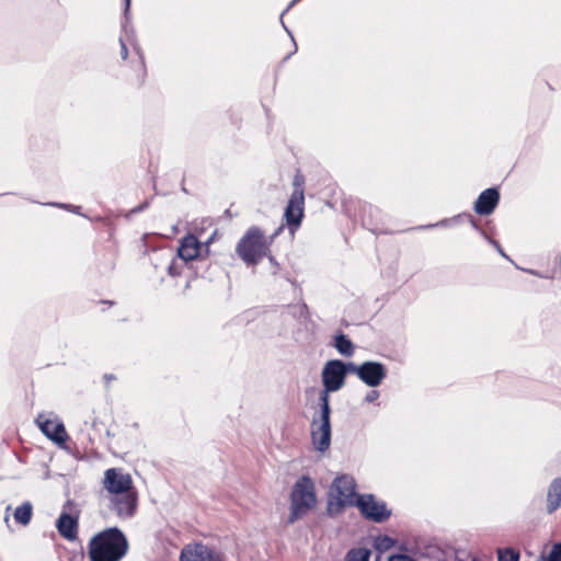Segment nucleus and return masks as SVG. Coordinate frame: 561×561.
Instances as JSON below:
<instances>
[{
	"label": "nucleus",
	"mask_w": 561,
	"mask_h": 561,
	"mask_svg": "<svg viewBox=\"0 0 561 561\" xmlns=\"http://www.w3.org/2000/svg\"><path fill=\"white\" fill-rule=\"evenodd\" d=\"M128 548L126 536L115 527L95 534L88 543L90 561H121Z\"/></svg>",
	"instance_id": "nucleus-1"
},
{
	"label": "nucleus",
	"mask_w": 561,
	"mask_h": 561,
	"mask_svg": "<svg viewBox=\"0 0 561 561\" xmlns=\"http://www.w3.org/2000/svg\"><path fill=\"white\" fill-rule=\"evenodd\" d=\"M103 485L110 494L119 497L116 501L118 515L123 517L131 516L136 506V495L133 491L130 474L122 469H107L104 472Z\"/></svg>",
	"instance_id": "nucleus-2"
},
{
	"label": "nucleus",
	"mask_w": 561,
	"mask_h": 561,
	"mask_svg": "<svg viewBox=\"0 0 561 561\" xmlns=\"http://www.w3.org/2000/svg\"><path fill=\"white\" fill-rule=\"evenodd\" d=\"M289 522L294 523L316 508L318 499L313 480L308 476L299 477L293 484L289 495Z\"/></svg>",
	"instance_id": "nucleus-3"
},
{
	"label": "nucleus",
	"mask_w": 561,
	"mask_h": 561,
	"mask_svg": "<svg viewBox=\"0 0 561 561\" xmlns=\"http://www.w3.org/2000/svg\"><path fill=\"white\" fill-rule=\"evenodd\" d=\"M273 242L259 228L252 227L247 230L236 247L238 255L247 264H256L270 252Z\"/></svg>",
	"instance_id": "nucleus-4"
},
{
	"label": "nucleus",
	"mask_w": 561,
	"mask_h": 561,
	"mask_svg": "<svg viewBox=\"0 0 561 561\" xmlns=\"http://www.w3.org/2000/svg\"><path fill=\"white\" fill-rule=\"evenodd\" d=\"M355 481L351 476L336 477L329 490L328 511L331 515L341 513L345 507L356 505Z\"/></svg>",
	"instance_id": "nucleus-5"
},
{
	"label": "nucleus",
	"mask_w": 561,
	"mask_h": 561,
	"mask_svg": "<svg viewBox=\"0 0 561 561\" xmlns=\"http://www.w3.org/2000/svg\"><path fill=\"white\" fill-rule=\"evenodd\" d=\"M348 366L341 360L328 362L321 373L323 390L320 392V407L330 405V392L339 391L345 382Z\"/></svg>",
	"instance_id": "nucleus-6"
},
{
	"label": "nucleus",
	"mask_w": 561,
	"mask_h": 561,
	"mask_svg": "<svg viewBox=\"0 0 561 561\" xmlns=\"http://www.w3.org/2000/svg\"><path fill=\"white\" fill-rule=\"evenodd\" d=\"M35 423L41 432L58 446H64L68 439L64 423L53 412L39 413Z\"/></svg>",
	"instance_id": "nucleus-7"
},
{
	"label": "nucleus",
	"mask_w": 561,
	"mask_h": 561,
	"mask_svg": "<svg viewBox=\"0 0 561 561\" xmlns=\"http://www.w3.org/2000/svg\"><path fill=\"white\" fill-rule=\"evenodd\" d=\"M330 405L320 407V420L313 422L311 437L312 445L318 451H325L331 444Z\"/></svg>",
	"instance_id": "nucleus-8"
},
{
	"label": "nucleus",
	"mask_w": 561,
	"mask_h": 561,
	"mask_svg": "<svg viewBox=\"0 0 561 561\" xmlns=\"http://www.w3.org/2000/svg\"><path fill=\"white\" fill-rule=\"evenodd\" d=\"M348 369L369 387H378L386 378V367L378 362H365L360 365L350 364Z\"/></svg>",
	"instance_id": "nucleus-9"
},
{
	"label": "nucleus",
	"mask_w": 561,
	"mask_h": 561,
	"mask_svg": "<svg viewBox=\"0 0 561 561\" xmlns=\"http://www.w3.org/2000/svg\"><path fill=\"white\" fill-rule=\"evenodd\" d=\"M356 506L366 518L374 522H382L390 515L386 504L381 501H378L371 494H364L358 496L356 500Z\"/></svg>",
	"instance_id": "nucleus-10"
},
{
	"label": "nucleus",
	"mask_w": 561,
	"mask_h": 561,
	"mask_svg": "<svg viewBox=\"0 0 561 561\" xmlns=\"http://www.w3.org/2000/svg\"><path fill=\"white\" fill-rule=\"evenodd\" d=\"M180 561H222V558L211 547L201 542H193L182 549Z\"/></svg>",
	"instance_id": "nucleus-11"
},
{
	"label": "nucleus",
	"mask_w": 561,
	"mask_h": 561,
	"mask_svg": "<svg viewBox=\"0 0 561 561\" xmlns=\"http://www.w3.org/2000/svg\"><path fill=\"white\" fill-rule=\"evenodd\" d=\"M178 255L183 261H192L198 257H205L203 243L193 234L184 237L178 248Z\"/></svg>",
	"instance_id": "nucleus-12"
},
{
	"label": "nucleus",
	"mask_w": 561,
	"mask_h": 561,
	"mask_svg": "<svg viewBox=\"0 0 561 561\" xmlns=\"http://www.w3.org/2000/svg\"><path fill=\"white\" fill-rule=\"evenodd\" d=\"M304 216V194L302 191L296 190L287 205L285 217L288 225L299 226Z\"/></svg>",
	"instance_id": "nucleus-13"
},
{
	"label": "nucleus",
	"mask_w": 561,
	"mask_h": 561,
	"mask_svg": "<svg viewBox=\"0 0 561 561\" xmlns=\"http://www.w3.org/2000/svg\"><path fill=\"white\" fill-rule=\"evenodd\" d=\"M499 202V193L494 188H488L478 197L474 209L480 215H489L493 211Z\"/></svg>",
	"instance_id": "nucleus-14"
},
{
	"label": "nucleus",
	"mask_w": 561,
	"mask_h": 561,
	"mask_svg": "<svg viewBox=\"0 0 561 561\" xmlns=\"http://www.w3.org/2000/svg\"><path fill=\"white\" fill-rule=\"evenodd\" d=\"M57 528L62 537L73 540L77 536V519L68 514H61L57 520Z\"/></svg>",
	"instance_id": "nucleus-15"
},
{
	"label": "nucleus",
	"mask_w": 561,
	"mask_h": 561,
	"mask_svg": "<svg viewBox=\"0 0 561 561\" xmlns=\"http://www.w3.org/2000/svg\"><path fill=\"white\" fill-rule=\"evenodd\" d=\"M547 497L548 510L550 512L561 506V477L552 480L548 489Z\"/></svg>",
	"instance_id": "nucleus-16"
},
{
	"label": "nucleus",
	"mask_w": 561,
	"mask_h": 561,
	"mask_svg": "<svg viewBox=\"0 0 561 561\" xmlns=\"http://www.w3.org/2000/svg\"><path fill=\"white\" fill-rule=\"evenodd\" d=\"M32 517V505L30 503H24L23 505L16 507L14 512V518L23 524L26 525L31 520Z\"/></svg>",
	"instance_id": "nucleus-17"
},
{
	"label": "nucleus",
	"mask_w": 561,
	"mask_h": 561,
	"mask_svg": "<svg viewBox=\"0 0 561 561\" xmlns=\"http://www.w3.org/2000/svg\"><path fill=\"white\" fill-rule=\"evenodd\" d=\"M396 543V540L387 535H379L374 538V547L383 552L391 549Z\"/></svg>",
	"instance_id": "nucleus-18"
},
{
	"label": "nucleus",
	"mask_w": 561,
	"mask_h": 561,
	"mask_svg": "<svg viewBox=\"0 0 561 561\" xmlns=\"http://www.w3.org/2000/svg\"><path fill=\"white\" fill-rule=\"evenodd\" d=\"M497 561H519V552L512 548H499Z\"/></svg>",
	"instance_id": "nucleus-19"
},
{
	"label": "nucleus",
	"mask_w": 561,
	"mask_h": 561,
	"mask_svg": "<svg viewBox=\"0 0 561 561\" xmlns=\"http://www.w3.org/2000/svg\"><path fill=\"white\" fill-rule=\"evenodd\" d=\"M335 347L343 355H352L353 354V344L344 335H340L336 337Z\"/></svg>",
	"instance_id": "nucleus-20"
},
{
	"label": "nucleus",
	"mask_w": 561,
	"mask_h": 561,
	"mask_svg": "<svg viewBox=\"0 0 561 561\" xmlns=\"http://www.w3.org/2000/svg\"><path fill=\"white\" fill-rule=\"evenodd\" d=\"M370 551L366 548L353 549L347 553L346 561H369Z\"/></svg>",
	"instance_id": "nucleus-21"
},
{
	"label": "nucleus",
	"mask_w": 561,
	"mask_h": 561,
	"mask_svg": "<svg viewBox=\"0 0 561 561\" xmlns=\"http://www.w3.org/2000/svg\"><path fill=\"white\" fill-rule=\"evenodd\" d=\"M548 561H561V543H556L551 548Z\"/></svg>",
	"instance_id": "nucleus-22"
},
{
	"label": "nucleus",
	"mask_w": 561,
	"mask_h": 561,
	"mask_svg": "<svg viewBox=\"0 0 561 561\" xmlns=\"http://www.w3.org/2000/svg\"><path fill=\"white\" fill-rule=\"evenodd\" d=\"M379 398V392L377 390H370L364 398V401L367 403L375 402Z\"/></svg>",
	"instance_id": "nucleus-23"
},
{
	"label": "nucleus",
	"mask_w": 561,
	"mask_h": 561,
	"mask_svg": "<svg viewBox=\"0 0 561 561\" xmlns=\"http://www.w3.org/2000/svg\"><path fill=\"white\" fill-rule=\"evenodd\" d=\"M216 232L203 244L205 256L209 255V244L215 240Z\"/></svg>",
	"instance_id": "nucleus-24"
},
{
	"label": "nucleus",
	"mask_w": 561,
	"mask_h": 561,
	"mask_svg": "<svg viewBox=\"0 0 561 561\" xmlns=\"http://www.w3.org/2000/svg\"><path fill=\"white\" fill-rule=\"evenodd\" d=\"M388 561H414L408 556L397 554L389 558Z\"/></svg>",
	"instance_id": "nucleus-25"
},
{
	"label": "nucleus",
	"mask_w": 561,
	"mask_h": 561,
	"mask_svg": "<svg viewBox=\"0 0 561 561\" xmlns=\"http://www.w3.org/2000/svg\"><path fill=\"white\" fill-rule=\"evenodd\" d=\"M169 273L172 276H175V275L180 274V272L176 270V263L175 262H172L171 265L169 266Z\"/></svg>",
	"instance_id": "nucleus-26"
},
{
	"label": "nucleus",
	"mask_w": 561,
	"mask_h": 561,
	"mask_svg": "<svg viewBox=\"0 0 561 561\" xmlns=\"http://www.w3.org/2000/svg\"><path fill=\"white\" fill-rule=\"evenodd\" d=\"M270 262L273 265L272 273H276L277 272V263L272 257H270Z\"/></svg>",
	"instance_id": "nucleus-27"
},
{
	"label": "nucleus",
	"mask_w": 561,
	"mask_h": 561,
	"mask_svg": "<svg viewBox=\"0 0 561 561\" xmlns=\"http://www.w3.org/2000/svg\"><path fill=\"white\" fill-rule=\"evenodd\" d=\"M126 55H127V49H126V47L123 45V57L125 58V57H126Z\"/></svg>",
	"instance_id": "nucleus-28"
},
{
	"label": "nucleus",
	"mask_w": 561,
	"mask_h": 561,
	"mask_svg": "<svg viewBox=\"0 0 561 561\" xmlns=\"http://www.w3.org/2000/svg\"><path fill=\"white\" fill-rule=\"evenodd\" d=\"M125 2H126V11H127L130 5V0H125Z\"/></svg>",
	"instance_id": "nucleus-29"
}]
</instances>
